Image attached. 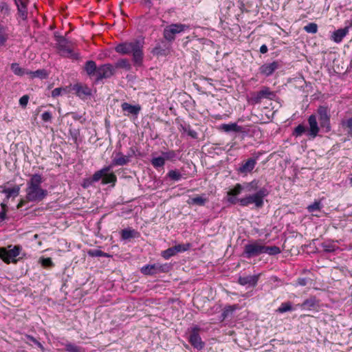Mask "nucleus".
<instances>
[{
  "label": "nucleus",
  "instance_id": "1",
  "mask_svg": "<svg viewBox=\"0 0 352 352\" xmlns=\"http://www.w3.org/2000/svg\"><path fill=\"white\" fill-rule=\"evenodd\" d=\"M43 179L41 175L34 174L27 182L25 189V199L30 202H39L44 199L48 192L45 189L42 188L41 184Z\"/></svg>",
  "mask_w": 352,
  "mask_h": 352
},
{
  "label": "nucleus",
  "instance_id": "2",
  "mask_svg": "<svg viewBox=\"0 0 352 352\" xmlns=\"http://www.w3.org/2000/svg\"><path fill=\"white\" fill-rule=\"evenodd\" d=\"M143 44L144 42L140 40H133L131 42H124L118 44L115 50L116 52L121 54L133 55V61L136 66H141L143 61Z\"/></svg>",
  "mask_w": 352,
  "mask_h": 352
},
{
  "label": "nucleus",
  "instance_id": "3",
  "mask_svg": "<svg viewBox=\"0 0 352 352\" xmlns=\"http://www.w3.org/2000/svg\"><path fill=\"white\" fill-rule=\"evenodd\" d=\"M56 47L58 54L64 57L78 60L80 58L79 53L74 52V43L63 36L54 34Z\"/></svg>",
  "mask_w": 352,
  "mask_h": 352
},
{
  "label": "nucleus",
  "instance_id": "4",
  "mask_svg": "<svg viewBox=\"0 0 352 352\" xmlns=\"http://www.w3.org/2000/svg\"><path fill=\"white\" fill-rule=\"evenodd\" d=\"M275 96L268 87H263L258 91L251 92L247 100L248 104L254 105L261 103L263 99L272 100Z\"/></svg>",
  "mask_w": 352,
  "mask_h": 352
},
{
  "label": "nucleus",
  "instance_id": "5",
  "mask_svg": "<svg viewBox=\"0 0 352 352\" xmlns=\"http://www.w3.org/2000/svg\"><path fill=\"white\" fill-rule=\"evenodd\" d=\"M111 168L112 166H108L96 171L92 176V182H96L102 179V184H112L114 186L117 181V177L113 173H109Z\"/></svg>",
  "mask_w": 352,
  "mask_h": 352
},
{
  "label": "nucleus",
  "instance_id": "6",
  "mask_svg": "<svg viewBox=\"0 0 352 352\" xmlns=\"http://www.w3.org/2000/svg\"><path fill=\"white\" fill-rule=\"evenodd\" d=\"M21 247L19 245H9L8 248H0V258L6 263L17 262L16 257L20 254Z\"/></svg>",
  "mask_w": 352,
  "mask_h": 352
},
{
  "label": "nucleus",
  "instance_id": "7",
  "mask_svg": "<svg viewBox=\"0 0 352 352\" xmlns=\"http://www.w3.org/2000/svg\"><path fill=\"white\" fill-rule=\"evenodd\" d=\"M190 29V25L182 23H173L166 26L163 32L164 38L168 42H173L177 34Z\"/></svg>",
  "mask_w": 352,
  "mask_h": 352
},
{
  "label": "nucleus",
  "instance_id": "8",
  "mask_svg": "<svg viewBox=\"0 0 352 352\" xmlns=\"http://www.w3.org/2000/svg\"><path fill=\"white\" fill-rule=\"evenodd\" d=\"M329 111V109L326 106H319L317 109L320 127L326 132L331 130Z\"/></svg>",
  "mask_w": 352,
  "mask_h": 352
},
{
  "label": "nucleus",
  "instance_id": "9",
  "mask_svg": "<svg viewBox=\"0 0 352 352\" xmlns=\"http://www.w3.org/2000/svg\"><path fill=\"white\" fill-rule=\"evenodd\" d=\"M263 253V245L255 241L245 245L244 254L247 258H251Z\"/></svg>",
  "mask_w": 352,
  "mask_h": 352
},
{
  "label": "nucleus",
  "instance_id": "10",
  "mask_svg": "<svg viewBox=\"0 0 352 352\" xmlns=\"http://www.w3.org/2000/svg\"><path fill=\"white\" fill-rule=\"evenodd\" d=\"M199 330L200 328L199 327H193L191 329V332L188 338V341L191 345L198 350L202 349L205 345L199 334Z\"/></svg>",
  "mask_w": 352,
  "mask_h": 352
},
{
  "label": "nucleus",
  "instance_id": "11",
  "mask_svg": "<svg viewBox=\"0 0 352 352\" xmlns=\"http://www.w3.org/2000/svg\"><path fill=\"white\" fill-rule=\"evenodd\" d=\"M115 74V67L111 64H104L98 67L96 80L109 78Z\"/></svg>",
  "mask_w": 352,
  "mask_h": 352
},
{
  "label": "nucleus",
  "instance_id": "12",
  "mask_svg": "<svg viewBox=\"0 0 352 352\" xmlns=\"http://www.w3.org/2000/svg\"><path fill=\"white\" fill-rule=\"evenodd\" d=\"M135 155L134 151H131L127 155H124L121 153H116L114 158L112 160L111 164L110 166H124L127 164L130 161L131 158Z\"/></svg>",
  "mask_w": 352,
  "mask_h": 352
},
{
  "label": "nucleus",
  "instance_id": "13",
  "mask_svg": "<svg viewBox=\"0 0 352 352\" xmlns=\"http://www.w3.org/2000/svg\"><path fill=\"white\" fill-rule=\"evenodd\" d=\"M14 3L17 8V14L23 20L28 19V6L29 0H14Z\"/></svg>",
  "mask_w": 352,
  "mask_h": 352
},
{
  "label": "nucleus",
  "instance_id": "14",
  "mask_svg": "<svg viewBox=\"0 0 352 352\" xmlns=\"http://www.w3.org/2000/svg\"><path fill=\"white\" fill-rule=\"evenodd\" d=\"M280 67L279 61L275 60L270 63H265L259 68L260 73L266 76L272 75L275 70Z\"/></svg>",
  "mask_w": 352,
  "mask_h": 352
},
{
  "label": "nucleus",
  "instance_id": "15",
  "mask_svg": "<svg viewBox=\"0 0 352 352\" xmlns=\"http://www.w3.org/2000/svg\"><path fill=\"white\" fill-rule=\"evenodd\" d=\"M238 201L242 206H247L249 204H254L256 207L261 208L263 204V201H259L254 194L244 198L239 199Z\"/></svg>",
  "mask_w": 352,
  "mask_h": 352
},
{
  "label": "nucleus",
  "instance_id": "16",
  "mask_svg": "<svg viewBox=\"0 0 352 352\" xmlns=\"http://www.w3.org/2000/svg\"><path fill=\"white\" fill-rule=\"evenodd\" d=\"M72 90L75 91V94L82 99L91 95V89L87 85H82V84H76L73 86Z\"/></svg>",
  "mask_w": 352,
  "mask_h": 352
},
{
  "label": "nucleus",
  "instance_id": "17",
  "mask_svg": "<svg viewBox=\"0 0 352 352\" xmlns=\"http://www.w3.org/2000/svg\"><path fill=\"white\" fill-rule=\"evenodd\" d=\"M260 274L252 276H240L239 278V283L241 285H249L254 287L258 280Z\"/></svg>",
  "mask_w": 352,
  "mask_h": 352
},
{
  "label": "nucleus",
  "instance_id": "18",
  "mask_svg": "<svg viewBox=\"0 0 352 352\" xmlns=\"http://www.w3.org/2000/svg\"><path fill=\"white\" fill-rule=\"evenodd\" d=\"M122 111L125 113V115H133L137 116L140 110L141 107L139 104L132 105L127 102H123L121 105Z\"/></svg>",
  "mask_w": 352,
  "mask_h": 352
},
{
  "label": "nucleus",
  "instance_id": "19",
  "mask_svg": "<svg viewBox=\"0 0 352 352\" xmlns=\"http://www.w3.org/2000/svg\"><path fill=\"white\" fill-rule=\"evenodd\" d=\"M0 189H2L0 192L6 195V199H8L10 197H16L20 192V186L15 185L12 188H6L3 186H0Z\"/></svg>",
  "mask_w": 352,
  "mask_h": 352
},
{
  "label": "nucleus",
  "instance_id": "20",
  "mask_svg": "<svg viewBox=\"0 0 352 352\" xmlns=\"http://www.w3.org/2000/svg\"><path fill=\"white\" fill-rule=\"evenodd\" d=\"M349 33V28H344L334 31L331 35V39L336 43H340L344 37Z\"/></svg>",
  "mask_w": 352,
  "mask_h": 352
},
{
  "label": "nucleus",
  "instance_id": "21",
  "mask_svg": "<svg viewBox=\"0 0 352 352\" xmlns=\"http://www.w3.org/2000/svg\"><path fill=\"white\" fill-rule=\"evenodd\" d=\"M243 189V186L240 184H237L232 189L228 192V195L231 196L228 199V201L231 204H235L239 199L234 197L239 195Z\"/></svg>",
  "mask_w": 352,
  "mask_h": 352
},
{
  "label": "nucleus",
  "instance_id": "22",
  "mask_svg": "<svg viewBox=\"0 0 352 352\" xmlns=\"http://www.w3.org/2000/svg\"><path fill=\"white\" fill-rule=\"evenodd\" d=\"M256 164V161L255 159L250 158L245 162V164H243L239 168V170L242 173H250L254 169Z\"/></svg>",
  "mask_w": 352,
  "mask_h": 352
},
{
  "label": "nucleus",
  "instance_id": "23",
  "mask_svg": "<svg viewBox=\"0 0 352 352\" xmlns=\"http://www.w3.org/2000/svg\"><path fill=\"white\" fill-rule=\"evenodd\" d=\"M217 129L223 130L226 132H242L241 127L238 126L236 123L222 124L217 127Z\"/></svg>",
  "mask_w": 352,
  "mask_h": 352
},
{
  "label": "nucleus",
  "instance_id": "24",
  "mask_svg": "<svg viewBox=\"0 0 352 352\" xmlns=\"http://www.w3.org/2000/svg\"><path fill=\"white\" fill-rule=\"evenodd\" d=\"M85 71L89 76H92L94 74H97L98 67L96 63L94 60H88L85 65Z\"/></svg>",
  "mask_w": 352,
  "mask_h": 352
},
{
  "label": "nucleus",
  "instance_id": "25",
  "mask_svg": "<svg viewBox=\"0 0 352 352\" xmlns=\"http://www.w3.org/2000/svg\"><path fill=\"white\" fill-rule=\"evenodd\" d=\"M321 247L325 252H333L338 250V247L336 245L334 241H328L321 243Z\"/></svg>",
  "mask_w": 352,
  "mask_h": 352
},
{
  "label": "nucleus",
  "instance_id": "26",
  "mask_svg": "<svg viewBox=\"0 0 352 352\" xmlns=\"http://www.w3.org/2000/svg\"><path fill=\"white\" fill-rule=\"evenodd\" d=\"M309 132H318L320 127L318 126L316 115H311L308 118Z\"/></svg>",
  "mask_w": 352,
  "mask_h": 352
},
{
  "label": "nucleus",
  "instance_id": "27",
  "mask_svg": "<svg viewBox=\"0 0 352 352\" xmlns=\"http://www.w3.org/2000/svg\"><path fill=\"white\" fill-rule=\"evenodd\" d=\"M114 67L122 68L126 71H129L131 69V65L128 59L122 58L117 61Z\"/></svg>",
  "mask_w": 352,
  "mask_h": 352
},
{
  "label": "nucleus",
  "instance_id": "28",
  "mask_svg": "<svg viewBox=\"0 0 352 352\" xmlns=\"http://www.w3.org/2000/svg\"><path fill=\"white\" fill-rule=\"evenodd\" d=\"M141 272L145 275L156 274V265H146L141 268Z\"/></svg>",
  "mask_w": 352,
  "mask_h": 352
},
{
  "label": "nucleus",
  "instance_id": "29",
  "mask_svg": "<svg viewBox=\"0 0 352 352\" xmlns=\"http://www.w3.org/2000/svg\"><path fill=\"white\" fill-rule=\"evenodd\" d=\"M263 253H267L270 255H276L280 253V250L277 246H265L263 245Z\"/></svg>",
  "mask_w": 352,
  "mask_h": 352
},
{
  "label": "nucleus",
  "instance_id": "30",
  "mask_svg": "<svg viewBox=\"0 0 352 352\" xmlns=\"http://www.w3.org/2000/svg\"><path fill=\"white\" fill-rule=\"evenodd\" d=\"M316 305L314 298H309L305 300L300 306L302 309H311Z\"/></svg>",
  "mask_w": 352,
  "mask_h": 352
},
{
  "label": "nucleus",
  "instance_id": "31",
  "mask_svg": "<svg viewBox=\"0 0 352 352\" xmlns=\"http://www.w3.org/2000/svg\"><path fill=\"white\" fill-rule=\"evenodd\" d=\"M152 54L156 56H165L167 54V50L161 47L157 44L152 50Z\"/></svg>",
  "mask_w": 352,
  "mask_h": 352
},
{
  "label": "nucleus",
  "instance_id": "32",
  "mask_svg": "<svg viewBox=\"0 0 352 352\" xmlns=\"http://www.w3.org/2000/svg\"><path fill=\"white\" fill-rule=\"evenodd\" d=\"M236 309H238V306L236 305H230V306L225 307V309H223L222 314H221L223 319L226 318L230 314H231Z\"/></svg>",
  "mask_w": 352,
  "mask_h": 352
},
{
  "label": "nucleus",
  "instance_id": "33",
  "mask_svg": "<svg viewBox=\"0 0 352 352\" xmlns=\"http://www.w3.org/2000/svg\"><path fill=\"white\" fill-rule=\"evenodd\" d=\"M292 310V302H283L280 305V306L278 308L277 311L279 313H285L289 311Z\"/></svg>",
  "mask_w": 352,
  "mask_h": 352
},
{
  "label": "nucleus",
  "instance_id": "34",
  "mask_svg": "<svg viewBox=\"0 0 352 352\" xmlns=\"http://www.w3.org/2000/svg\"><path fill=\"white\" fill-rule=\"evenodd\" d=\"M156 273L168 272L170 270V266L168 264L155 263Z\"/></svg>",
  "mask_w": 352,
  "mask_h": 352
},
{
  "label": "nucleus",
  "instance_id": "35",
  "mask_svg": "<svg viewBox=\"0 0 352 352\" xmlns=\"http://www.w3.org/2000/svg\"><path fill=\"white\" fill-rule=\"evenodd\" d=\"M304 30L307 33L315 34L318 32V25L315 23H309L304 27Z\"/></svg>",
  "mask_w": 352,
  "mask_h": 352
},
{
  "label": "nucleus",
  "instance_id": "36",
  "mask_svg": "<svg viewBox=\"0 0 352 352\" xmlns=\"http://www.w3.org/2000/svg\"><path fill=\"white\" fill-rule=\"evenodd\" d=\"M65 350L67 352H81V348L70 342L65 343Z\"/></svg>",
  "mask_w": 352,
  "mask_h": 352
},
{
  "label": "nucleus",
  "instance_id": "37",
  "mask_svg": "<svg viewBox=\"0 0 352 352\" xmlns=\"http://www.w3.org/2000/svg\"><path fill=\"white\" fill-rule=\"evenodd\" d=\"M165 162V158L163 157H155L152 160L151 163L155 168L162 167L164 166Z\"/></svg>",
  "mask_w": 352,
  "mask_h": 352
},
{
  "label": "nucleus",
  "instance_id": "38",
  "mask_svg": "<svg viewBox=\"0 0 352 352\" xmlns=\"http://www.w3.org/2000/svg\"><path fill=\"white\" fill-rule=\"evenodd\" d=\"M89 255L91 256H104V257H109V254L107 253H105L100 250H89L88 252Z\"/></svg>",
  "mask_w": 352,
  "mask_h": 352
},
{
  "label": "nucleus",
  "instance_id": "39",
  "mask_svg": "<svg viewBox=\"0 0 352 352\" xmlns=\"http://www.w3.org/2000/svg\"><path fill=\"white\" fill-rule=\"evenodd\" d=\"M11 69L16 75L23 76L25 74L23 69L20 67L18 63H12Z\"/></svg>",
  "mask_w": 352,
  "mask_h": 352
},
{
  "label": "nucleus",
  "instance_id": "40",
  "mask_svg": "<svg viewBox=\"0 0 352 352\" xmlns=\"http://www.w3.org/2000/svg\"><path fill=\"white\" fill-rule=\"evenodd\" d=\"M30 74L33 77H39L41 78H46L47 77V73L45 69H38L35 72H31Z\"/></svg>",
  "mask_w": 352,
  "mask_h": 352
},
{
  "label": "nucleus",
  "instance_id": "41",
  "mask_svg": "<svg viewBox=\"0 0 352 352\" xmlns=\"http://www.w3.org/2000/svg\"><path fill=\"white\" fill-rule=\"evenodd\" d=\"M175 254L176 253L175 252L173 247L168 248L167 250L162 252V256L166 259H168L169 258Z\"/></svg>",
  "mask_w": 352,
  "mask_h": 352
},
{
  "label": "nucleus",
  "instance_id": "42",
  "mask_svg": "<svg viewBox=\"0 0 352 352\" xmlns=\"http://www.w3.org/2000/svg\"><path fill=\"white\" fill-rule=\"evenodd\" d=\"M190 246V245L189 243L179 244V245H175L173 247V248L175 250V253L177 254V252H185V251L188 250L189 249Z\"/></svg>",
  "mask_w": 352,
  "mask_h": 352
},
{
  "label": "nucleus",
  "instance_id": "43",
  "mask_svg": "<svg viewBox=\"0 0 352 352\" xmlns=\"http://www.w3.org/2000/svg\"><path fill=\"white\" fill-rule=\"evenodd\" d=\"M0 11L8 16L10 14V8L6 2L3 1L0 3Z\"/></svg>",
  "mask_w": 352,
  "mask_h": 352
},
{
  "label": "nucleus",
  "instance_id": "44",
  "mask_svg": "<svg viewBox=\"0 0 352 352\" xmlns=\"http://www.w3.org/2000/svg\"><path fill=\"white\" fill-rule=\"evenodd\" d=\"M321 208V204L320 201H316L312 204L308 206L307 210L309 212L320 210Z\"/></svg>",
  "mask_w": 352,
  "mask_h": 352
},
{
  "label": "nucleus",
  "instance_id": "45",
  "mask_svg": "<svg viewBox=\"0 0 352 352\" xmlns=\"http://www.w3.org/2000/svg\"><path fill=\"white\" fill-rule=\"evenodd\" d=\"M134 230L131 229H124L121 232V236L123 239H129L133 236Z\"/></svg>",
  "mask_w": 352,
  "mask_h": 352
},
{
  "label": "nucleus",
  "instance_id": "46",
  "mask_svg": "<svg viewBox=\"0 0 352 352\" xmlns=\"http://www.w3.org/2000/svg\"><path fill=\"white\" fill-rule=\"evenodd\" d=\"M168 175L171 179L175 181H178L182 178V174L177 170H170Z\"/></svg>",
  "mask_w": 352,
  "mask_h": 352
},
{
  "label": "nucleus",
  "instance_id": "47",
  "mask_svg": "<svg viewBox=\"0 0 352 352\" xmlns=\"http://www.w3.org/2000/svg\"><path fill=\"white\" fill-rule=\"evenodd\" d=\"M206 199L201 197H196L191 199V204L203 206L205 204Z\"/></svg>",
  "mask_w": 352,
  "mask_h": 352
},
{
  "label": "nucleus",
  "instance_id": "48",
  "mask_svg": "<svg viewBox=\"0 0 352 352\" xmlns=\"http://www.w3.org/2000/svg\"><path fill=\"white\" fill-rule=\"evenodd\" d=\"M255 196L258 198V199L261 201H263V197H265L267 195V191L266 189H261L256 193L254 194Z\"/></svg>",
  "mask_w": 352,
  "mask_h": 352
},
{
  "label": "nucleus",
  "instance_id": "49",
  "mask_svg": "<svg viewBox=\"0 0 352 352\" xmlns=\"http://www.w3.org/2000/svg\"><path fill=\"white\" fill-rule=\"evenodd\" d=\"M65 91H66L65 88H62V87L55 88L52 91V96L54 98L58 97V96H60L63 92H65Z\"/></svg>",
  "mask_w": 352,
  "mask_h": 352
},
{
  "label": "nucleus",
  "instance_id": "50",
  "mask_svg": "<svg viewBox=\"0 0 352 352\" xmlns=\"http://www.w3.org/2000/svg\"><path fill=\"white\" fill-rule=\"evenodd\" d=\"M25 337L30 341H32V342H34L35 344H36L42 351H44V346H43V344L38 342L35 338H34L33 336H30V335H28L26 334L25 335Z\"/></svg>",
  "mask_w": 352,
  "mask_h": 352
},
{
  "label": "nucleus",
  "instance_id": "51",
  "mask_svg": "<svg viewBox=\"0 0 352 352\" xmlns=\"http://www.w3.org/2000/svg\"><path fill=\"white\" fill-rule=\"evenodd\" d=\"M41 263L43 267H51L53 265L50 258H43L41 259Z\"/></svg>",
  "mask_w": 352,
  "mask_h": 352
},
{
  "label": "nucleus",
  "instance_id": "52",
  "mask_svg": "<svg viewBox=\"0 0 352 352\" xmlns=\"http://www.w3.org/2000/svg\"><path fill=\"white\" fill-rule=\"evenodd\" d=\"M9 36L7 33L0 34V46H5Z\"/></svg>",
  "mask_w": 352,
  "mask_h": 352
},
{
  "label": "nucleus",
  "instance_id": "53",
  "mask_svg": "<svg viewBox=\"0 0 352 352\" xmlns=\"http://www.w3.org/2000/svg\"><path fill=\"white\" fill-rule=\"evenodd\" d=\"M28 100H29V96L28 95H24L20 99H19V104L23 107H26L28 102Z\"/></svg>",
  "mask_w": 352,
  "mask_h": 352
},
{
  "label": "nucleus",
  "instance_id": "54",
  "mask_svg": "<svg viewBox=\"0 0 352 352\" xmlns=\"http://www.w3.org/2000/svg\"><path fill=\"white\" fill-rule=\"evenodd\" d=\"M42 120L45 122H48L52 119V114L49 111H45L41 115Z\"/></svg>",
  "mask_w": 352,
  "mask_h": 352
},
{
  "label": "nucleus",
  "instance_id": "55",
  "mask_svg": "<svg viewBox=\"0 0 352 352\" xmlns=\"http://www.w3.org/2000/svg\"><path fill=\"white\" fill-rule=\"evenodd\" d=\"M164 157L167 160L173 159L175 157V154L173 151L167 152L164 153Z\"/></svg>",
  "mask_w": 352,
  "mask_h": 352
},
{
  "label": "nucleus",
  "instance_id": "56",
  "mask_svg": "<svg viewBox=\"0 0 352 352\" xmlns=\"http://www.w3.org/2000/svg\"><path fill=\"white\" fill-rule=\"evenodd\" d=\"M342 125L349 129H352V118L342 121Z\"/></svg>",
  "mask_w": 352,
  "mask_h": 352
},
{
  "label": "nucleus",
  "instance_id": "57",
  "mask_svg": "<svg viewBox=\"0 0 352 352\" xmlns=\"http://www.w3.org/2000/svg\"><path fill=\"white\" fill-rule=\"evenodd\" d=\"M307 283V280L305 278H299L297 280V284L301 286H305Z\"/></svg>",
  "mask_w": 352,
  "mask_h": 352
},
{
  "label": "nucleus",
  "instance_id": "58",
  "mask_svg": "<svg viewBox=\"0 0 352 352\" xmlns=\"http://www.w3.org/2000/svg\"><path fill=\"white\" fill-rule=\"evenodd\" d=\"M294 132H306V130L303 125L299 124L295 128Z\"/></svg>",
  "mask_w": 352,
  "mask_h": 352
},
{
  "label": "nucleus",
  "instance_id": "59",
  "mask_svg": "<svg viewBox=\"0 0 352 352\" xmlns=\"http://www.w3.org/2000/svg\"><path fill=\"white\" fill-rule=\"evenodd\" d=\"M144 3L148 8H151L153 5L154 1H159L160 0H143Z\"/></svg>",
  "mask_w": 352,
  "mask_h": 352
},
{
  "label": "nucleus",
  "instance_id": "60",
  "mask_svg": "<svg viewBox=\"0 0 352 352\" xmlns=\"http://www.w3.org/2000/svg\"><path fill=\"white\" fill-rule=\"evenodd\" d=\"M267 51H268V48H267L266 45H263L261 46V47H260V52L261 54H265V53L267 52Z\"/></svg>",
  "mask_w": 352,
  "mask_h": 352
},
{
  "label": "nucleus",
  "instance_id": "61",
  "mask_svg": "<svg viewBox=\"0 0 352 352\" xmlns=\"http://www.w3.org/2000/svg\"><path fill=\"white\" fill-rule=\"evenodd\" d=\"M6 218V212L3 211L0 213V219L4 220Z\"/></svg>",
  "mask_w": 352,
  "mask_h": 352
},
{
  "label": "nucleus",
  "instance_id": "62",
  "mask_svg": "<svg viewBox=\"0 0 352 352\" xmlns=\"http://www.w3.org/2000/svg\"><path fill=\"white\" fill-rule=\"evenodd\" d=\"M6 28L0 24V34H5Z\"/></svg>",
  "mask_w": 352,
  "mask_h": 352
},
{
  "label": "nucleus",
  "instance_id": "63",
  "mask_svg": "<svg viewBox=\"0 0 352 352\" xmlns=\"http://www.w3.org/2000/svg\"><path fill=\"white\" fill-rule=\"evenodd\" d=\"M348 25L345 28H352V20L347 21Z\"/></svg>",
  "mask_w": 352,
  "mask_h": 352
},
{
  "label": "nucleus",
  "instance_id": "64",
  "mask_svg": "<svg viewBox=\"0 0 352 352\" xmlns=\"http://www.w3.org/2000/svg\"><path fill=\"white\" fill-rule=\"evenodd\" d=\"M349 180L350 182L351 186H352V174H351L349 177Z\"/></svg>",
  "mask_w": 352,
  "mask_h": 352
}]
</instances>
